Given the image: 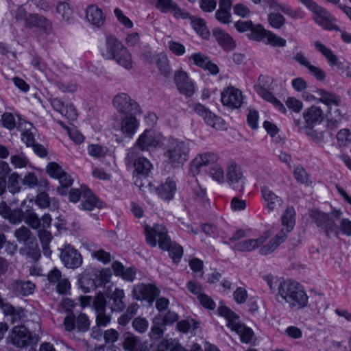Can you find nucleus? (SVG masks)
<instances>
[{
	"mask_svg": "<svg viewBox=\"0 0 351 351\" xmlns=\"http://www.w3.org/2000/svg\"><path fill=\"white\" fill-rule=\"evenodd\" d=\"M57 12L61 15L63 20L69 21L73 16L70 5L65 2H60L56 7Z\"/></svg>",
	"mask_w": 351,
	"mask_h": 351,
	"instance_id": "48",
	"label": "nucleus"
},
{
	"mask_svg": "<svg viewBox=\"0 0 351 351\" xmlns=\"http://www.w3.org/2000/svg\"><path fill=\"white\" fill-rule=\"evenodd\" d=\"M174 81L179 91L186 97L192 96L195 91L193 82L190 79L188 73L182 70L175 73Z\"/></svg>",
	"mask_w": 351,
	"mask_h": 351,
	"instance_id": "15",
	"label": "nucleus"
},
{
	"mask_svg": "<svg viewBox=\"0 0 351 351\" xmlns=\"http://www.w3.org/2000/svg\"><path fill=\"white\" fill-rule=\"evenodd\" d=\"M217 311L226 319L227 326L239 335L243 343H249L253 336V331L241 324L239 315L225 306H220Z\"/></svg>",
	"mask_w": 351,
	"mask_h": 351,
	"instance_id": "6",
	"label": "nucleus"
},
{
	"mask_svg": "<svg viewBox=\"0 0 351 351\" xmlns=\"http://www.w3.org/2000/svg\"><path fill=\"white\" fill-rule=\"evenodd\" d=\"M273 233L274 231L271 228L267 230L257 238L247 239L238 242L234 245V248L239 252H250L258 248L261 250Z\"/></svg>",
	"mask_w": 351,
	"mask_h": 351,
	"instance_id": "10",
	"label": "nucleus"
},
{
	"mask_svg": "<svg viewBox=\"0 0 351 351\" xmlns=\"http://www.w3.org/2000/svg\"><path fill=\"white\" fill-rule=\"evenodd\" d=\"M160 321L161 319L158 317L153 319V326L149 333L151 338L158 339L162 337L165 326Z\"/></svg>",
	"mask_w": 351,
	"mask_h": 351,
	"instance_id": "44",
	"label": "nucleus"
},
{
	"mask_svg": "<svg viewBox=\"0 0 351 351\" xmlns=\"http://www.w3.org/2000/svg\"><path fill=\"white\" fill-rule=\"evenodd\" d=\"M21 252L31 256L34 260H37L40 256V250L35 239L30 241V243L28 242L27 245L21 250Z\"/></svg>",
	"mask_w": 351,
	"mask_h": 351,
	"instance_id": "43",
	"label": "nucleus"
},
{
	"mask_svg": "<svg viewBox=\"0 0 351 351\" xmlns=\"http://www.w3.org/2000/svg\"><path fill=\"white\" fill-rule=\"evenodd\" d=\"M318 93L320 96L319 101L327 108L326 113L319 106L315 105L307 108L303 113L306 126H312L320 123L326 117L328 121L327 127L334 130L337 128L341 120V114L339 109L340 98L324 90H319Z\"/></svg>",
	"mask_w": 351,
	"mask_h": 351,
	"instance_id": "1",
	"label": "nucleus"
},
{
	"mask_svg": "<svg viewBox=\"0 0 351 351\" xmlns=\"http://www.w3.org/2000/svg\"><path fill=\"white\" fill-rule=\"evenodd\" d=\"M138 114L125 115L120 122V130L124 135L132 137L139 127V121L136 118Z\"/></svg>",
	"mask_w": 351,
	"mask_h": 351,
	"instance_id": "22",
	"label": "nucleus"
},
{
	"mask_svg": "<svg viewBox=\"0 0 351 351\" xmlns=\"http://www.w3.org/2000/svg\"><path fill=\"white\" fill-rule=\"evenodd\" d=\"M341 215V210H334L330 215L317 209H313L310 213L311 218L322 228L328 237H330L332 234H337L338 227L335 221L339 219Z\"/></svg>",
	"mask_w": 351,
	"mask_h": 351,
	"instance_id": "7",
	"label": "nucleus"
},
{
	"mask_svg": "<svg viewBox=\"0 0 351 351\" xmlns=\"http://www.w3.org/2000/svg\"><path fill=\"white\" fill-rule=\"evenodd\" d=\"M189 60L192 61L196 66L208 71L211 74L216 75L219 70L218 66L212 63L208 57L201 53L192 54L189 57Z\"/></svg>",
	"mask_w": 351,
	"mask_h": 351,
	"instance_id": "25",
	"label": "nucleus"
},
{
	"mask_svg": "<svg viewBox=\"0 0 351 351\" xmlns=\"http://www.w3.org/2000/svg\"><path fill=\"white\" fill-rule=\"evenodd\" d=\"M60 258L64 266L70 269L77 268L82 263L81 254L70 245L66 246L62 250Z\"/></svg>",
	"mask_w": 351,
	"mask_h": 351,
	"instance_id": "18",
	"label": "nucleus"
},
{
	"mask_svg": "<svg viewBox=\"0 0 351 351\" xmlns=\"http://www.w3.org/2000/svg\"><path fill=\"white\" fill-rule=\"evenodd\" d=\"M158 196L165 200H170L176 191V184L174 180L167 178L164 183L157 188Z\"/></svg>",
	"mask_w": 351,
	"mask_h": 351,
	"instance_id": "30",
	"label": "nucleus"
},
{
	"mask_svg": "<svg viewBox=\"0 0 351 351\" xmlns=\"http://www.w3.org/2000/svg\"><path fill=\"white\" fill-rule=\"evenodd\" d=\"M124 296L125 293L123 289H115L110 296V299L113 301L112 310L122 311L125 308V305L123 301Z\"/></svg>",
	"mask_w": 351,
	"mask_h": 351,
	"instance_id": "38",
	"label": "nucleus"
},
{
	"mask_svg": "<svg viewBox=\"0 0 351 351\" xmlns=\"http://www.w3.org/2000/svg\"><path fill=\"white\" fill-rule=\"evenodd\" d=\"M295 222V210L293 207L287 208L281 217L282 228L265 245L259 250L260 254L267 255L274 252L285 241L288 234L293 230Z\"/></svg>",
	"mask_w": 351,
	"mask_h": 351,
	"instance_id": "4",
	"label": "nucleus"
},
{
	"mask_svg": "<svg viewBox=\"0 0 351 351\" xmlns=\"http://www.w3.org/2000/svg\"><path fill=\"white\" fill-rule=\"evenodd\" d=\"M314 45L316 49L326 58L330 64L332 66L337 64L338 58L329 48L318 40L315 41Z\"/></svg>",
	"mask_w": 351,
	"mask_h": 351,
	"instance_id": "35",
	"label": "nucleus"
},
{
	"mask_svg": "<svg viewBox=\"0 0 351 351\" xmlns=\"http://www.w3.org/2000/svg\"><path fill=\"white\" fill-rule=\"evenodd\" d=\"M0 215L13 224L20 223L24 217L21 209H11L4 202L0 204Z\"/></svg>",
	"mask_w": 351,
	"mask_h": 351,
	"instance_id": "27",
	"label": "nucleus"
},
{
	"mask_svg": "<svg viewBox=\"0 0 351 351\" xmlns=\"http://www.w3.org/2000/svg\"><path fill=\"white\" fill-rule=\"evenodd\" d=\"M306 134L310 136L314 141L319 142L323 139L324 132L319 129L317 124L312 126L306 127Z\"/></svg>",
	"mask_w": 351,
	"mask_h": 351,
	"instance_id": "51",
	"label": "nucleus"
},
{
	"mask_svg": "<svg viewBox=\"0 0 351 351\" xmlns=\"http://www.w3.org/2000/svg\"><path fill=\"white\" fill-rule=\"evenodd\" d=\"M165 157L167 162L173 167L182 166L189 159L190 149L184 141L169 138L165 144Z\"/></svg>",
	"mask_w": 351,
	"mask_h": 351,
	"instance_id": "5",
	"label": "nucleus"
},
{
	"mask_svg": "<svg viewBox=\"0 0 351 351\" xmlns=\"http://www.w3.org/2000/svg\"><path fill=\"white\" fill-rule=\"evenodd\" d=\"M268 21L273 27L280 29L285 24V19L279 13H271L268 16Z\"/></svg>",
	"mask_w": 351,
	"mask_h": 351,
	"instance_id": "55",
	"label": "nucleus"
},
{
	"mask_svg": "<svg viewBox=\"0 0 351 351\" xmlns=\"http://www.w3.org/2000/svg\"><path fill=\"white\" fill-rule=\"evenodd\" d=\"M13 291L18 292L23 295H28L32 294L35 285L30 281L15 280L11 285Z\"/></svg>",
	"mask_w": 351,
	"mask_h": 351,
	"instance_id": "34",
	"label": "nucleus"
},
{
	"mask_svg": "<svg viewBox=\"0 0 351 351\" xmlns=\"http://www.w3.org/2000/svg\"><path fill=\"white\" fill-rule=\"evenodd\" d=\"M19 130L22 132L23 141L27 146L34 145V132L35 130L32 124L26 121H20L18 126Z\"/></svg>",
	"mask_w": 351,
	"mask_h": 351,
	"instance_id": "33",
	"label": "nucleus"
},
{
	"mask_svg": "<svg viewBox=\"0 0 351 351\" xmlns=\"http://www.w3.org/2000/svg\"><path fill=\"white\" fill-rule=\"evenodd\" d=\"M261 194L269 212L276 213L280 210L282 204V200L280 197L266 186L262 189Z\"/></svg>",
	"mask_w": 351,
	"mask_h": 351,
	"instance_id": "21",
	"label": "nucleus"
},
{
	"mask_svg": "<svg viewBox=\"0 0 351 351\" xmlns=\"http://www.w3.org/2000/svg\"><path fill=\"white\" fill-rule=\"evenodd\" d=\"M11 338L14 345L23 348L32 341V335L24 326H16L12 329Z\"/></svg>",
	"mask_w": 351,
	"mask_h": 351,
	"instance_id": "23",
	"label": "nucleus"
},
{
	"mask_svg": "<svg viewBox=\"0 0 351 351\" xmlns=\"http://www.w3.org/2000/svg\"><path fill=\"white\" fill-rule=\"evenodd\" d=\"M79 285L85 293L89 292L91 289L95 287L94 281L87 274L82 276L79 280Z\"/></svg>",
	"mask_w": 351,
	"mask_h": 351,
	"instance_id": "58",
	"label": "nucleus"
},
{
	"mask_svg": "<svg viewBox=\"0 0 351 351\" xmlns=\"http://www.w3.org/2000/svg\"><path fill=\"white\" fill-rule=\"evenodd\" d=\"M10 162L15 168H24L29 164L27 158L21 153L11 156Z\"/></svg>",
	"mask_w": 351,
	"mask_h": 351,
	"instance_id": "53",
	"label": "nucleus"
},
{
	"mask_svg": "<svg viewBox=\"0 0 351 351\" xmlns=\"http://www.w3.org/2000/svg\"><path fill=\"white\" fill-rule=\"evenodd\" d=\"M294 176L296 180L302 184H307L308 183V176L302 167L295 169Z\"/></svg>",
	"mask_w": 351,
	"mask_h": 351,
	"instance_id": "62",
	"label": "nucleus"
},
{
	"mask_svg": "<svg viewBox=\"0 0 351 351\" xmlns=\"http://www.w3.org/2000/svg\"><path fill=\"white\" fill-rule=\"evenodd\" d=\"M299 1L313 12V19L319 25L327 30H339L334 23L335 18L326 9L319 5L313 0Z\"/></svg>",
	"mask_w": 351,
	"mask_h": 351,
	"instance_id": "8",
	"label": "nucleus"
},
{
	"mask_svg": "<svg viewBox=\"0 0 351 351\" xmlns=\"http://www.w3.org/2000/svg\"><path fill=\"white\" fill-rule=\"evenodd\" d=\"M93 306L97 313L105 311L106 300L103 293H99L95 297Z\"/></svg>",
	"mask_w": 351,
	"mask_h": 351,
	"instance_id": "59",
	"label": "nucleus"
},
{
	"mask_svg": "<svg viewBox=\"0 0 351 351\" xmlns=\"http://www.w3.org/2000/svg\"><path fill=\"white\" fill-rule=\"evenodd\" d=\"M162 144L160 134L153 130H145L139 135L135 143V146L141 150H147L156 148Z\"/></svg>",
	"mask_w": 351,
	"mask_h": 351,
	"instance_id": "11",
	"label": "nucleus"
},
{
	"mask_svg": "<svg viewBox=\"0 0 351 351\" xmlns=\"http://www.w3.org/2000/svg\"><path fill=\"white\" fill-rule=\"evenodd\" d=\"M213 34L219 44L226 50H232L235 47L234 40L222 29H215Z\"/></svg>",
	"mask_w": 351,
	"mask_h": 351,
	"instance_id": "32",
	"label": "nucleus"
},
{
	"mask_svg": "<svg viewBox=\"0 0 351 351\" xmlns=\"http://www.w3.org/2000/svg\"><path fill=\"white\" fill-rule=\"evenodd\" d=\"M226 178L230 186L243 183L244 176L241 167L236 162H230L226 168Z\"/></svg>",
	"mask_w": 351,
	"mask_h": 351,
	"instance_id": "24",
	"label": "nucleus"
},
{
	"mask_svg": "<svg viewBox=\"0 0 351 351\" xmlns=\"http://www.w3.org/2000/svg\"><path fill=\"white\" fill-rule=\"evenodd\" d=\"M257 93L264 99L274 104L281 112L284 114L286 113L287 109L285 106L267 88L259 87V90L257 91Z\"/></svg>",
	"mask_w": 351,
	"mask_h": 351,
	"instance_id": "36",
	"label": "nucleus"
},
{
	"mask_svg": "<svg viewBox=\"0 0 351 351\" xmlns=\"http://www.w3.org/2000/svg\"><path fill=\"white\" fill-rule=\"evenodd\" d=\"M145 58L149 63H155L163 76L167 77L171 75V69L165 53H160L157 55H152L147 53L145 54Z\"/></svg>",
	"mask_w": 351,
	"mask_h": 351,
	"instance_id": "20",
	"label": "nucleus"
},
{
	"mask_svg": "<svg viewBox=\"0 0 351 351\" xmlns=\"http://www.w3.org/2000/svg\"><path fill=\"white\" fill-rule=\"evenodd\" d=\"M82 207L86 210H93L102 208V203L97 197L87 189L84 191L83 198L82 199Z\"/></svg>",
	"mask_w": 351,
	"mask_h": 351,
	"instance_id": "29",
	"label": "nucleus"
},
{
	"mask_svg": "<svg viewBox=\"0 0 351 351\" xmlns=\"http://www.w3.org/2000/svg\"><path fill=\"white\" fill-rule=\"evenodd\" d=\"M337 139L340 145L346 146L351 143V132L348 129H342L337 132Z\"/></svg>",
	"mask_w": 351,
	"mask_h": 351,
	"instance_id": "57",
	"label": "nucleus"
},
{
	"mask_svg": "<svg viewBox=\"0 0 351 351\" xmlns=\"http://www.w3.org/2000/svg\"><path fill=\"white\" fill-rule=\"evenodd\" d=\"M88 154L95 158H105L109 153L108 149L99 144H91L88 147Z\"/></svg>",
	"mask_w": 351,
	"mask_h": 351,
	"instance_id": "42",
	"label": "nucleus"
},
{
	"mask_svg": "<svg viewBox=\"0 0 351 351\" xmlns=\"http://www.w3.org/2000/svg\"><path fill=\"white\" fill-rule=\"evenodd\" d=\"M14 237L19 242L25 243H30V241L35 239L30 230L24 226L14 231Z\"/></svg>",
	"mask_w": 351,
	"mask_h": 351,
	"instance_id": "41",
	"label": "nucleus"
},
{
	"mask_svg": "<svg viewBox=\"0 0 351 351\" xmlns=\"http://www.w3.org/2000/svg\"><path fill=\"white\" fill-rule=\"evenodd\" d=\"M161 347L169 351H186L180 343L172 339L163 341Z\"/></svg>",
	"mask_w": 351,
	"mask_h": 351,
	"instance_id": "64",
	"label": "nucleus"
},
{
	"mask_svg": "<svg viewBox=\"0 0 351 351\" xmlns=\"http://www.w3.org/2000/svg\"><path fill=\"white\" fill-rule=\"evenodd\" d=\"M25 222L33 229H38L40 227V219L33 211H27L23 217Z\"/></svg>",
	"mask_w": 351,
	"mask_h": 351,
	"instance_id": "49",
	"label": "nucleus"
},
{
	"mask_svg": "<svg viewBox=\"0 0 351 351\" xmlns=\"http://www.w3.org/2000/svg\"><path fill=\"white\" fill-rule=\"evenodd\" d=\"M250 31V38L255 41H261L263 38H265L266 34H267L269 32V30L264 29V27L259 24H253Z\"/></svg>",
	"mask_w": 351,
	"mask_h": 351,
	"instance_id": "45",
	"label": "nucleus"
},
{
	"mask_svg": "<svg viewBox=\"0 0 351 351\" xmlns=\"http://www.w3.org/2000/svg\"><path fill=\"white\" fill-rule=\"evenodd\" d=\"M20 176L16 173H11L8 177V188L12 193H19L21 190Z\"/></svg>",
	"mask_w": 351,
	"mask_h": 351,
	"instance_id": "52",
	"label": "nucleus"
},
{
	"mask_svg": "<svg viewBox=\"0 0 351 351\" xmlns=\"http://www.w3.org/2000/svg\"><path fill=\"white\" fill-rule=\"evenodd\" d=\"M113 106L119 113L124 116L142 113L141 108L138 102L125 93H120L114 97Z\"/></svg>",
	"mask_w": 351,
	"mask_h": 351,
	"instance_id": "9",
	"label": "nucleus"
},
{
	"mask_svg": "<svg viewBox=\"0 0 351 351\" xmlns=\"http://www.w3.org/2000/svg\"><path fill=\"white\" fill-rule=\"evenodd\" d=\"M194 30L203 38L207 39L210 36V32L206 27L205 21L195 16L190 17Z\"/></svg>",
	"mask_w": 351,
	"mask_h": 351,
	"instance_id": "37",
	"label": "nucleus"
},
{
	"mask_svg": "<svg viewBox=\"0 0 351 351\" xmlns=\"http://www.w3.org/2000/svg\"><path fill=\"white\" fill-rule=\"evenodd\" d=\"M135 176V184L141 190H143L145 184L142 183L141 177L146 180V176L150 172L152 165L151 162L144 157L137 158L134 163Z\"/></svg>",
	"mask_w": 351,
	"mask_h": 351,
	"instance_id": "19",
	"label": "nucleus"
},
{
	"mask_svg": "<svg viewBox=\"0 0 351 351\" xmlns=\"http://www.w3.org/2000/svg\"><path fill=\"white\" fill-rule=\"evenodd\" d=\"M124 341L123 347L125 350H132L137 345L138 339L133 334L130 332H126L123 335Z\"/></svg>",
	"mask_w": 351,
	"mask_h": 351,
	"instance_id": "56",
	"label": "nucleus"
},
{
	"mask_svg": "<svg viewBox=\"0 0 351 351\" xmlns=\"http://www.w3.org/2000/svg\"><path fill=\"white\" fill-rule=\"evenodd\" d=\"M145 234L146 240L151 246L156 247L158 243L162 250L169 252V255L175 263L179 262L183 254V249L180 245L171 243L165 227L160 224H156L153 227L145 226Z\"/></svg>",
	"mask_w": 351,
	"mask_h": 351,
	"instance_id": "2",
	"label": "nucleus"
},
{
	"mask_svg": "<svg viewBox=\"0 0 351 351\" xmlns=\"http://www.w3.org/2000/svg\"><path fill=\"white\" fill-rule=\"evenodd\" d=\"M91 256L104 263H108L111 261L110 253L101 249L92 252Z\"/></svg>",
	"mask_w": 351,
	"mask_h": 351,
	"instance_id": "61",
	"label": "nucleus"
},
{
	"mask_svg": "<svg viewBox=\"0 0 351 351\" xmlns=\"http://www.w3.org/2000/svg\"><path fill=\"white\" fill-rule=\"evenodd\" d=\"M209 177L219 184L225 182V173L223 167L219 165L211 166L208 171Z\"/></svg>",
	"mask_w": 351,
	"mask_h": 351,
	"instance_id": "40",
	"label": "nucleus"
},
{
	"mask_svg": "<svg viewBox=\"0 0 351 351\" xmlns=\"http://www.w3.org/2000/svg\"><path fill=\"white\" fill-rule=\"evenodd\" d=\"M47 173L51 176L58 178L64 171L61 167L56 162H50L46 167Z\"/></svg>",
	"mask_w": 351,
	"mask_h": 351,
	"instance_id": "60",
	"label": "nucleus"
},
{
	"mask_svg": "<svg viewBox=\"0 0 351 351\" xmlns=\"http://www.w3.org/2000/svg\"><path fill=\"white\" fill-rule=\"evenodd\" d=\"M265 38L267 39V43L274 47H284L287 45L285 39L271 31H269L267 34H266Z\"/></svg>",
	"mask_w": 351,
	"mask_h": 351,
	"instance_id": "46",
	"label": "nucleus"
},
{
	"mask_svg": "<svg viewBox=\"0 0 351 351\" xmlns=\"http://www.w3.org/2000/svg\"><path fill=\"white\" fill-rule=\"evenodd\" d=\"M219 160L218 154L213 152H206L198 154L191 162V171L197 174L203 167L216 165Z\"/></svg>",
	"mask_w": 351,
	"mask_h": 351,
	"instance_id": "14",
	"label": "nucleus"
},
{
	"mask_svg": "<svg viewBox=\"0 0 351 351\" xmlns=\"http://www.w3.org/2000/svg\"><path fill=\"white\" fill-rule=\"evenodd\" d=\"M60 186L57 188L58 192L60 195H66V189L73 184V179L69 175L64 172L58 178Z\"/></svg>",
	"mask_w": 351,
	"mask_h": 351,
	"instance_id": "47",
	"label": "nucleus"
},
{
	"mask_svg": "<svg viewBox=\"0 0 351 351\" xmlns=\"http://www.w3.org/2000/svg\"><path fill=\"white\" fill-rule=\"evenodd\" d=\"M132 327L136 332L143 333L147 331L149 327V322L144 317H137L132 322Z\"/></svg>",
	"mask_w": 351,
	"mask_h": 351,
	"instance_id": "54",
	"label": "nucleus"
},
{
	"mask_svg": "<svg viewBox=\"0 0 351 351\" xmlns=\"http://www.w3.org/2000/svg\"><path fill=\"white\" fill-rule=\"evenodd\" d=\"M114 14L120 24L128 29L133 28V22L123 13V12L120 8H116L114 10Z\"/></svg>",
	"mask_w": 351,
	"mask_h": 351,
	"instance_id": "50",
	"label": "nucleus"
},
{
	"mask_svg": "<svg viewBox=\"0 0 351 351\" xmlns=\"http://www.w3.org/2000/svg\"><path fill=\"white\" fill-rule=\"evenodd\" d=\"M278 294L291 309L298 311L308 304V297L306 291L296 282L287 280L280 282Z\"/></svg>",
	"mask_w": 351,
	"mask_h": 351,
	"instance_id": "3",
	"label": "nucleus"
},
{
	"mask_svg": "<svg viewBox=\"0 0 351 351\" xmlns=\"http://www.w3.org/2000/svg\"><path fill=\"white\" fill-rule=\"evenodd\" d=\"M222 104L231 109L239 108L243 103L242 92L233 86H228L221 93Z\"/></svg>",
	"mask_w": 351,
	"mask_h": 351,
	"instance_id": "12",
	"label": "nucleus"
},
{
	"mask_svg": "<svg viewBox=\"0 0 351 351\" xmlns=\"http://www.w3.org/2000/svg\"><path fill=\"white\" fill-rule=\"evenodd\" d=\"M23 185L29 188H34L38 185V181L36 176L32 172L26 173L22 180Z\"/></svg>",
	"mask_w": 351,
	"mask_h": 351,
	"instance_id": "63",
	"label": "nucleus"
},
{
	"mask_svg": "<svg viewBox=\"0 0 351 351\" xmlns=\"http://www.w3.org/2000/svg\"><path fill=\"white\" fill-rule=\"evenodd\" d=\"M134 298L137 300H147L152 303L160 294V290L153 284H138L133 287Z\"/></svg>",
	"mask_w": 351,
	"mask_h": 351,
	"instance_id": "13",
	"label": "nucleus"
},
{
	"mask_svg": "<svg viewBox=\"0 0 351 351\" xmlns=\"http://www.w3.org/2000/svg\"><path fill=\"white\" fill-rule=\"evenodd\" d=\"M293 60L300 63L301 65L305 66L308 72L313 75L317 80L323 81L326 78L324 71L315 65L311 64L308 58L302 53H297L293 56Z\"/></svg>",
	"mask_w": 351,
	"mask_h": 351,
	"instance_id": "26",
	"label": "nucleus"
},
{
	"mask_svg": "<svg viewBox=\"0 0 351 351\" xmlns=\"http://www.w3.org/2000/svg\"><path fill=\"white\" fill-rule=\"evenodd\" d=\"M199 108V111H202L201 115L208 125L217 130H223L225 128V123L221 117L204 109L202 106Z\"/></svg>",
	"mask_w": 351,
	"mask_h": 351,
	"instance_id": "31",
	"label": "nucleus"
},
{
	"mask_svg": "<svg viewBox=\"0 0 351 351\" xmlns=\"http://www.w3.org/2000/svg\"><path fill=\"white\" fill-rule=\"evenodd\" d=\"M86 16L88 22L95 27H101L105 23L106 17L102 10L96 5L88 6Z\"/></svg>",
	"mask_w": 351,
	"mask_h": 351,
	"instance_id": "28",
	"label": "nucleus"
},
{
	"mask_svg": "<svg viewBox=\"0 0 351 351\" xmlns=\"http://www.w3.org/2000/svg\"><path fill=\"white\" fill-rule=\"evenodd\" d=\"M126 47L114 36H108L102 56L106 60H114Z\"/></svg>",
	"mask_w": 351,
	"mask_h": 351,
	"instance_id": "17",
	"label": "nucleus"
},
{
	"mask_svg": "<svg viewBox=\"0 0 351 351\" xmlns=\"http://www.w3.org/2000/svg\"><path fill=\"white\" fill-rule=\"evenodd\" d=\"M121 66L130 70L133 66L132 54L125 47L123 51L114 60Z\"/></svg>",
	"mask_w": 351,
	"mask_h": 351,
	"instance_id": "39",
	"label": "nucleus"
},
{
	"mask_svg": "<svg viewBox=\"0 0 351 351\" xmlns=\"http://www.w3.org/2000/svg\"><path fill=\"white\" fill-rule=\"evenodd\" d=\"M16 17L17 20L25 18V25L27 27H36L44 31H48L51 28V25L46 18L34 14L26 16L23 10H19Z\"/></svg>",
	"mask_w": 351,
	"mask_h": 351,
	"instance_id": "16",
	"label": "nucleus"
}]
</instances>
